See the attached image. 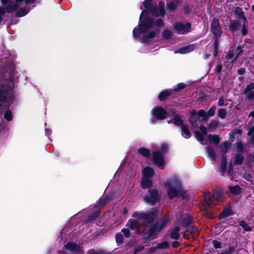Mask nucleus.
I'll return each mask as SVG.
<instances>
[{
	"label": "nucleus",
	"instance_id": "6ab92c4d",
	"mask_svg": "<svg viewBox=\"0 0 254 254\" xmlns=\"http://www.w3.org/2000/svg\"><path fill=\"white\" fill-rule=\"evenodd\" d=\"M227 167V160L226 155H222L221 158L220 171L223 176H224Z\"/></svg>",
	"mask_w": 254,
	"mask_h": 254
},
{
	"label": "nucleus",
	"instance_id": "79ce46f5",
	"mask_svg": "<svg viewBox=\"0 0 254 254\" xmlns=\"http://www.w3.org/2000/svg\"><path fill=\"white\" fill-rule=\"evenodd\" d=\"M27 14V12L25 8H20L16 10L15 12V16L17 17H21L25 16Z\"/></svg>",
	"mask_w": 254,
	"mask_h": 254
},
{
	"label": "nucleus",
	"instance_id": "4468645a",
	"mask_svg": "<svg viewBox=\"0 0 254 254\" xmlns=\"http://www.w3.org/2000/svg\"><path fill=\"white\" fill-rule=\"evenodd\" d=\"M194 46L195 45L194 44L188 45L175 51V53H178L181 54L189 53L194 50Z\"/></svg>",
	"mask_w": 254,
	"mask_h": 254
},
{
	"label": "nucleus",
	"instance_id": "3c124183",
	"mask_svg": "<svg viewBox=\"0 0 254 254\" xmlns=\"http://www.w3.org/2000/svg\"><path fill=\"white\" fill-rule=\"evenodd\" d=\"M218 126V121L216 120H212L208 124L209 129H213L216 128Z\"/></svg>",
	"mask_w": 254,
	"mask_h": 254
},
{
	"label": "nucleus",
	"instance_id": "f8f14e48",
	"mask_svg": "<svg viewBox=\"0 0 254 254\" xmlns=\"http://www.w3.org/2000/svg\"><path fill=\"white\" fill-rule=\"evenodd\" d=\"M166 185L168 187L167 194L169 199H173L174 198L179 196V190L172 186L170 182H167Z\"/></svg>",
	"mask_w": 254,
	"mask_h": 254
},
{
	"label": "nucleus",
	"instance_id": "393cba45",
	"mask_svg": "<svg viewBox=\"0 0 254 254\" xmlns=\"http://www.w3.org/2000/svg\"><path fill=\"white\" fill-rule=\"evenodd\" d=\"M127 226L129 227L131 230H135L138 229L140 227V224L139 222L136 220L130 219L128 220Z\"/></svg>",
	"mask_w": 254,
	"mask_h": 254
},
{
	"label": "nucleus",
	"instance_id": "c85d7f7f",
	"mask_svg": "<svg viewBox=\"0 0 254 254\" xmlns=\"http://www.w3.org/2000/svg\"><path fill=\"white\" fill-rule=\"evenodd\" d=\"M230 192L234 195H238L242 192L241 188L239 185L229 187Z\"/></svg>",
	"mask_w": 254,
	"mask_h": 254
},
{
	"label": "nucleus",
	"instance_id": "39448f33",
	"mask_svg": "<svg viewBox=\"0 0 254 254\" xmlns=\"http://www.w3.org/2000/svg\"><path fill=\"white\" fill-rule=\"evenodd\" d=\"M210 30L214 36V42H219L222 31L220 22L217 18H213L210 26Z\"/></svg>",
	"mask_w": 254,
	"mask_h": 254
},
{
	"label": "nucleus",
	"instance_id": "bb28decb",
	"mask_svg": "<svg viewBox=\"0 0 254 254\" xmlns=\"http://www.w3.org/2000/svg\"><path fill=\"white\" fill-rule=\"evenodd\" d=\"M206 149L208 157L212 160H214L216 159V152L214 148L212 146H207L206 147Z\"/></svg>",
	"mask_w": 254,
	"mask_h": 254
},
{
	"label": "nucleus",
	"instance_id": "4d7b16f0",
	"mask_svg": "<svg viewBox=\"0 0 254 254\" xmlns=\"http://www.w3.org/2000/svg\"><path fill=\"white\" fill-rule=\"evenodd\" d=\"M253 89H254V83H250L246 86L243 93L244 94H247Z\"/></svg>",
	"mask_w": 254,
	"mask_h": 254
},
{
	"label": "nucleus",
	"instance_id": "dca6fc26",
	"mask_svg": "<svg viewBox=\"0 0 254 254\" xmlns=\"http://www.w3.org/2000/svg\"><path fill=\"white\" fill-rule=\"evenodd\" d=\"M154 171L150 166H146L142 171V177L146 178H151L154 175Z\"/></svg>",
	"mask_w": 254,
	"mask_h": 254
},
{
	"label": "nucleus",
	"instance_id": "a878e982",
	"mask_svg": "<svg viewBox=\"0 0 254 254\" xmlns=\"http://www.w3.org/2000/svg\"><path fill=\"white\" fill-rule=\"evenodd\" d=\"M182 135L186 138H189L191 134L187 125L184 124L181 126Z\"/></svg>",
	"mask_w": 254,
	"mask_h": 254
},
{
	"label": "nucleus",
	"instance_id": "338daca9",
	"mask_svg": "<svg viewBox=\"0 0 254 254\" xmlns=\"http://www.w3.org/2000/svg\"><path fill=\"white\" fill-rule=\"evenodd\" d=\"M234 53L233 51H229L225 56V59L227 60H230L233 58Z\"/></svg>",
	"mask_w": 254,
	"mask_h": 254
},
{
	"label": "nucleus",
	"instance_id": "2f4dec72",
	"mask_svg": "<svg viewBox=\"0 0 254 254\" xmlns=\"http://www.w3.org/2000/svg\"><path fill=\"white\" fill-rule=\"evenodd\" d=\"M18 7L19 5L17 3H15L13 4H8L5 7L6 11L8 13H11L16 11V10L18 9Z\"/></svg>",
	"mask_w": 254,
	"mask_h": 254
},
{
	"label": "nucleus",
	"instance_id": "f3484780",
	"mask_svg": "<svg viewBox=\"0 0 254 254\" xmlns=\"http://www.w3.org/2000/svg\"><path fill=\"white\" fill-rule=\"evenodd\" d=\"M181 228L179 226H176L175 228L170 229L169 232L170 233V236L172 239L179 240L180 237L179 232Z\"/></svg>",
	"mask_w": 254,
	"mask_h": 254
},
{
	"label": "nucleus",
	"instance_id": "69168bd1",
	"mask_svg": "<svg viewBox=\"0 0 254 254\" xmlns=\"http://www.w3.org/2000/svg\"><path fill=\"white\" fill-rule=\"evenodd\" d=\"M144 249L145 248L143 246H139L136 247L134 248L133 250V253L134 254H136L137 253L143 251Z\"/></svg>",
	"mask_w": 254,
	"mask_h": 254
},
{
	"label": "nucleus",
	"instance_id": "cd10ccee",
	"mask_svg": "<svg viewBox=\"0 0 254 254\" xmlns=\"http://www.w3.org/2000/svg\"><path fill=\"white\" fill-rule=\"evenodd\" d=\"M173 123L176 126H182L184 124V121L181 119L179 114H175L173 117Z\"/></svg>",
	"mask_w": 254,
	"mask_h": 254
},
{
	"label": "nucleus",
	"instance_id": "37998d69",
	"mask_svg": "<svg viewBox=\"0 0 254 254\" xmlns=\"http://www.w3.org/2000/svg\"><path fill=\"white\" fill-rule=\"evenodd\" d=\"M203 214L208 218L213 219L214 218V214L208 207H205Z\"/></svg>",
	"mask_w": 254,
	"mask_h": 254
},
{
	"label": "nucleus",
	"instance_id": "49530a36",
	"mask_svg": "<svg viewBox=\"0 0 254 254\" xmlns=\"http://www.w3.org/2000/svg\"><path fill=\"white\" fill-rule=\"evenodd\" d=\"M243 22L242 34L243 36H246L248 34L247 27L248 25V22L247 19H246L245 20H243Z\"/></svg>",
	"mask_w": 254,
	"mask_h": 254
},
{
	"label": "nucleus",
	"instance_id": "774afa93",
	"mask_svg": "<svg viewBox=\"0 0 254 254\" xmlns=\"http://www.w3.org/2000/svg\"><path fill=\"white\" fill-rule=\"evenodd\" d=\"M236 247L234 246H229L228 249L225 250L229 254H232L236 251Z\"/></svg>",
	"mask_w": 254,
	"mask_h": 254
},
{
	"label": "nucleus",
	"instance_id": "4be33fe9",
	"mask_svg": "<svg viewBox=\"0 0 254 254\" xmlns=\"http://www.w3.org/2000/svg\"><path fill=\"white\" fill-rule=\"evenodd\" d=\"M173 92V91L165 90L162 91L158 95V99L160 101H164L168 99V97L170 96Z\"/></svg>",
	"mask_w": 254,
	"mask_h": 254
},
{
	"label": "nucleus",
	"instance_id": "58836bf2",
	"mask_svg": "<svg viewBox=\"0 0 254 254\" xmlns=\"http://www.w3.org/2000/svg\"><path fill=\"white\" fill-rule=\"evenodd\" d=\"M208 138L210 141L213 142L215 145H218L220 142V138L217 135L209 134L208 136Z\"/></svg>",
	"mask_w": 254,
	"mask_h": 254
},
{
	"label": "nucleus",
	"instance_id": "a211bd4d",
	"mask_svg": "<svg viewBox=\"0 0 254 254\" xmlns=\"http://www.w3.org/2000/svg\"><path fill=\"white\" fill-rule=\"evenodd\" d=\"M153 182L149 178L142 177L140 182V187L142 189H151Z\"/></svg>",
	"mask_w": 254,
	"mask_h": 254
},
{
	"label": "nucleus",
	"instance_id": "7ed1b4c3",
	"mask_svg": "<svg viewBox=\"0 0 254 254\" xmlns=\"http://www.w3.org/2000/svg\"><path fill=\"white\" fill-rule=\"evenodd\" d=\"M148 192V194L144 197V200L146 203L154 205L160 201L161 194L158 190L156 188L149 189Z\"/></svg>",
	"mask_w": 254,
	"mask_h": 254
},
{
	"label": "nucleus",
	"instance_id": "412c9836",
	"mask_svg": "<svg viewBox=\"0 0 254 254\" xmlns=\"http://www.w3.org/2000/svg\"><path fill=\"white\" fill-rule=\"evenodd\" d=\"M66 249L73 252L80 253V246L75 243L69 242L65 246Z\"/></svg>",
	"mask_w": 254,
	"mask_h": 254
},
{
	"label": "nucleus",
	"instance_id": "7c9ffc66",
	"mask_svg": "<svg viewBox=\"0 0 254 254\" xmlns=\"http://www.w3.org/2000/svg\"><path fill=\"white\" fill-rule=\"evenodd\" d=\"M230 146L231 144L228 141H225L224 142L221 143L220 148L223 154V155H226L228 152Z\"/></svg>",
	"mask_w": 254,
	"mask_h": 254
},
{
	"label": "nucleus",
	"instance_id": "680f3d73",
	"mask_svg": "<svg viewBox=\"0 0 254 254\" xmlns=\"http://www.w3.org/2000/svg\"><path fill=\"white\" fill-rule=\"evenodd\" d=\"M196 230V227L194 225H191L188 228L187 230H186V232H189L190 234H194Z\"/></svg>",
	"mask_w": 254,
	"mask_h": 254
},
{
	"label": "nucleus",
	"instance_id": "e433bc0d",
	"mask_svg": "<svg viewBox=\"0 0 254 254\" xmlns=\"http://www.w3.org/2000/svg\"><path fill=\"white\" fill-rule=\"evenodd\" d=\"M244 157L243 155L240 153H237L235 155L234 160V164L237 165H240L243 163Z\"/></svg>",
	"mask_w": 254,
	"mask_h": 254
},
{
	"label": "nucleus",
	"instance_id": "f257e3e1",
	"mask_svg": "<svg viewBox=\"0 0 254 254\" xmlns=\"http://www.w3.org/2000/svg\"><path fill=\"white\" fill-rule=\"evenodd\" d=\"M139 22V27H135L132 31L133 36L135 38H140L142 33H146L149 29L153 28L154 19L148 15V11L146 10L141 11Z\"/></svg>",
	"mask_w": 254,
	"mask_h": 254
},
{
	"label": "nucleus",
	"instance_id": "9d476101",
	"mask_svg": "<svg viewBox=\"0 0 254 254\" xmlns=\"http://www.w3.org/2000/svg\"><path fill=\"white\" fill-rule=\"evenodd\" d=\"M152 160L154 163L159 168H162L165 166V162L164 155L160 152L155 151L152 154Z\"/></svg>",
	"mask_w": 254,
	"mask_h": 254
},
{
	"label": "nucleus",
	"instance_id": "1a4fd4ad",
	"mask_svg": "<svg viewBox=\"0 0 254 254\" xmlns=\"http://www.w3.org/2000/svg\"><path fill=\"white\" fill-rule=\"evenodd\" d=\"M168 114V112L161 107H155L153 109V117L157 120H164Z\"/></svg>",
	"mask_w": 254,
	"mask_h": 254
},
{
	"label": "nucleus",
	"instance_id": "6e6552de",
	"mask_svg": "<svg viewBox=\"0 0 254 254\" xmlns=\"http://www.w3.org/2000/svg\"><path fill=\"white\" fill-rule=\"evenodd\" d=\"M149 12L155 17H164L166 13L164 2L160 1L158 6H153Z\"/></svg>",
	"mask_w": 254,
	"mask_h": 254
},
{
	"label": "nucleus",
	"instance_id": "72a5a7b5",
	"mask_svg": "<svg viewBox=\"0 0 254 254\" xmlns=\"http://www.w3.org/2000/svg\"><path fill=\"white\" fill-rule=\"evenodd\" d=\"M137 152L141 154L142 156L148 158L151 155L150 151L145 147H141L137 150Z\"/></svg>",
	"mask_w": 254,
	"mask_h": 254
},
{
	"label": "nucleus",
	"instance_id": "c9c22d12",
	"mask_svg": "<svg viewBox=\"0 0 254 254\" xmlns=\"http://www.w3.org/2000/svg\"><path fill=\"white\" fill-rule=\"evenodd\" d=\"M195 115L197 118L201 117L204 121H208L206 112L203 109H200L197 112L196 111Z\"/></svg>",
	"mask_w": 254,
	"mask_h": 254
},
{
	"label": "nucleus",
	"instance_id": "5701e85b",
	"mask_svg": "<svg viewBox=\"0 0 254 254\" xmlns=\"http://www.w3.org/2000/svg\"><path fill=\"white\" fill-rule=\"evenodd\" d=\"M156 34V31H150L147 34H144L142 37L143 43H146L150 41V40L154 38Z\"/></svg>",
	"mask_w": 254,
	"mask_h": 254
},
{
	"label": "nucleus",
	"instance_id": "9b49d317",
	"mask_svg": "<svg viewBox=\"0 0 254 254\" xmlns=\"http://www.w3.org/2000/svg\"><path fill=\"white\" fill-rule=\"evenodd\" d=\"M10 86L5 83H1L0 84V103L4 102L9 94Z\"/></svg>",
	"mask_w": 254,
	"mask_h": 254
},
{
	"label": "nucleus",
	"instance_id": "603ef678",
	"mask_svg": "<svg viewBox=\"0 0 254 254\" xmlns=\"http://www.w3.org/2000/svg\"><path fill=\"white\" fill-rule=\"evenodd\" d=\"M216 109V107L215 105L212 106L209 109L207 113H206L208 119L209 117H212L214 115Z\"/></svg>",
	"mask_w": 254,
	"mask_h": 254
},
{
	"label": "nucleus",
	"instance_id": "864d4df0",
	"mask_svg": "<svg viewBox=\"0 0 254 254\" xmlns=\"http://www.w3.org/2000/svg\"><path fill=\"white\" fill-rule=\"evenodd\" d=\"M219 42H213V54L214 57H216L218 55Z\"/></svg>",
	"mask_w": 254,
	"mask_h": 254
},
{
	"label": "nucleus",
	"instance_id": "c03bdc74",
	"mask_svg": "<svg viewBox=\"0 0 254 254\" xmlns=\"http://www.w3.org/2000/svg\"><path fill=\"white\" fill-rule=\"evenodd\" d=\"M236 145V151L238 152L237 153H243L244 151V146L243 142H238L235 143Z\"/></svg>",
	"mask_w": 254,
	"mask_h": 254
},
{
	"label": "nucleus",
	"instance_id": "4c0bfd02",
	"mask_svg": "<svg viewBox=\"0 0 254 254\" xmlns=\"http://www.w3.org/2000/svg\"><path fill=\"white\" fill-rule=\"evenodd\" d=\"M115 240L118 246H120L124 243V237L120 232L116 233L115 235Z\"/></svg>",
	"mask_w": 254,
	"mask_h": 254
},
{
	"label": "nucleus",
	"instance_id": "de8ad7c7",
	"mask_svg": "<svg viewBox=\"0 0 254 254\" xmlns=\"http://www.w3.org/2000/svg\"><path fill=\"white\" fill-rule=\"evenodd\" d=\"M227 116V111L224 108L219 109L218 110V116L221 119H224Z\"/></svg>",
	"mask_w": 254,
	"mask_h": 254
},
{
	"label": "nucleus",
	"instance_id": "a18cd8bd",
	"mask_svg": "<svg viewBox=\"0 0 254 254\" xmlns=\"http://www.w3.org/2000/svg\"><path fill=\"white\" fill-rule=\"evenodd\" d=\"M195 137L199 142H203L204 140V134L202 133L199 130H195L194 132Z\"/></svg>",
	"mask_w": 254,
	"mask_h": 254
},
{
	"label": "nucleus",
	"instance_id": "bf43d9fd",
	"mask_svg": "<svg viewBox=\"0 0 254 254\" xmlns=\"http://www.w3.org/2000/svg\"><path fill=\"white\" fill-rule=\"evenodd\" d=\"M186 85L184 83H178L176 87H174L173 90L172 91L177 92L181 90L184 89L186 87Z\"/></svg>",
	"mask_w": 254,
	"mask_h": 254
},
{
	"label": "nucleus",
	"instance_id": "20e7f679",
	"mask_svg": "<svg viewBox=\"0 0 254 254\" xmlns=\"http://www.w3.org/2000/svg\"><path fill=\"white\" fill-rule=\"evenodd\" d=\"M224 195L223 192L220 190H214L212 196L210 197H205V201L208 206L212 205H216L223 201Z\"/></svg>",
	"mask_w": 254,
	"mask_h": 254
},
{
	"label": "nucleus",
	"instance_id": "13d9d810",
	"mask_svg": "<svg viewBox=\"0 0 254 254\" xmlns=\"http://www.w3.org/2000/svg\"><path fill=\"white\" fill-rule=\"evenodd\" d=\"M154 25L156 27L160 28L164 26V22L161 18H158L155 21L154 20Z\"/></svg>",
	"mask_w": 254,
	"mask_h": 254
},
{
	"label": "nucleus",
	"instance_id": "a19ab883",
	"mask_svg": "<svg viewBox=\"0 0 254 254\" xmlns=\"http://www.w3.org/2000/svg\"><path fill=\"white\" fill-rule=\"evenodd\" d=\"M239 225L241 226L243 229L247 232H251L253 229L250 226L248 223H247L245 221H241L239 222Z\"/></svg>",
	"mask_w": 254,
	"mask_h": 254
},
{
	"label": "nucleus",
	"instance_id": "473e14b6",
	"mask_svg": "<svg viewBox=\"0 0 254 254\" xmlns=\"http://www.w3.org/2000/svg\"><path fill=\"white\" fill-rule=\"evenodd\" d=\"M235 14L238 15L243 20L247 19L245 16L244 12L241 7L237 6L234 11Z\"/></svg>",
	"mask_w": 254,
	"mask_h": 254
},
{
	"label": "nucleus",
	"instance_id": "6e6d98bb",
	"mask_svg": "<svg viewBox=\"0 0 254 254\" xmlns=\"http://www.w3.org/2000/svg\"><path fill=\"white\" fill-rule=\"evenodd\" d=\"M143 5H144V8H145V10H147L148 12L150 11V9L153 6V5L152 4V1H147V0H145L143 2Z\"/></svg>",
	"mask_w": 254,
	"mask_h": 254
},
{
	"label": "nucleus",
	"instance_id": "5fc2aeb1",
	"mask_svg": "<svg viewBox=\"0 0 254 254\" xmlns=\"http://www.w3.org/2000/svg\"><path fill=\"white\" fill-rule=\"evenodd\" d=\"M99 216V212L96 211L92 212L90 215L88 216V219L90 221H93Z\"/></svg>",
	"mask_w": 254,
	"mask_h": 254
},
{
	"label": "nucleus",
	"instance_id": "8fccbe9b",
	"mask_svg": "<svg viewBox=\"0 0 254 254\" xmlns=\"http://www.w3.org/2000/svg\"><path fill=\"white\" fill-rule=\"evenodd\" d=\"M157 151L160 152L162 155H164V154L167 153L168 151V145L166 143L162 144L159 150H157Z\"/></svg>",
	"mask_w": 254,
	"mask_h": 254
},
{
	"label": "nucleus",
	"instance_id": "f704fd0d",
	"mask_svg": "<svg viewBox=\"0 0 254 254\" xmlns=\"http://www.w3.org/2000/svg\"><path fill=\"white\" fill-rule=\"evenodd\" d=\"M170 248V244L167 241H164L163 242L158 243L156 246H154V249H167Z\"/></svg>",
	"mask_w": 254,
	"mask_h": 254
},
{
	"label": "nucleus",
	"instance_id": "aec40b11",
	"mask_svg": "<svg viewBox=\"0 0 254 254\" xmlns=\"http://www.w3.org/2000/svg\"><path fill=\"white\" fill-rule=\"evenodd\" d=\"M241 24V22L238 20H231L229 26V30L234 33L239 29Z\"/></svg>",
	"mask_w": 254,
	"mask_h": 254
},
{
	"label": "nucleus",
	"instance_id": "423d86ee",
	"mask_svg": "<svg viewBox=\"0 0 254 254\" xmlns=\"http://www.w3.org/2000/svg\"><path fill=\"white\" fill-rule=\"evenodd\" d=\"M137 216L140 219L144 220V223L150 228L154 225V222L157 218V214L155 211L140 213L138 214Z\"/></svg>",
	"mask_w": 254,
	"mask_h": 254
},
{
	"label": "nucleus",
	"instance_id": "b1692460",
	"mask_svg": "<svg viewBox=\"0 0 254 254\" xmlns=\"http://www.w3.org/2000/svg\"><path fill=\"white\" fill-rule=\"evenodd\" d=\"M192 217L190 215H187L185 218H183L181 220V225L184 227L189 226L192 223Z\"/></svg>",
	"mask_w": 254,
	"mask_h": 254
},
{
	"label": "nucleus",
	"instance_id": "0eeeda50",
	"mask_svg": "<svg viewBox=\"0 0 254 254\" xmlns=\"http://www.w3.org/2000/svg\"><path fill=\"white\" fill-rule=\"evenodd\" d=\"M191 27V24L189 22L186 23L176 22L174 24V29L178 34L185 35L190 32Z\"/></svg>",
	"mask_w": 254,
	"mask_h": 254
},
{
	"label": "nucleus",
	"instance_id": "e2e57ef3",
	"mask_svg": "<svg viewBox=\"0 0 254 254\" xmlns=\"http://www.w3.org/2000/svg\"><path fill=\"white\" fill-rule=\"evenodd\" d=\"M213 247L215 249H221L222 248V243L217 240H213Z\"/></svg>",
	"mask_w": 254,
	"mask_h": 254
},
{
	"label": "nucleus",
	"instance_id": "ea45409f",
	"mask_svg": "<svg viewBox=\"0 0 254 254\" xmlns=\"http://www.w3.org/2000/svg\"><path fill=\"white\" fill-rule=\"evenodd\" d=\"M173 32L169 29H164L162 32V36L164 39L168 40L172 38Z\"/></svg>",
	"mask_w": 254,
	"mask_h": 254
},
{
	"label": "nucleus",
	"instance_id": "ddd939ff",
	"mask_svg": "<svg viewBox=\"0 0 254 254\" xmlns=\"http://www.w3.org/2000/svg\"><path fill=\"white\" fill-rule=\"evenodd\" d=\"M114 197L113 193H109L105 196L103 199L100 198L96 202L94 207L95 208H100L101 206L106 205L109 201L111 200Z\"/></svg>",
	"mask_w": 254,
	"mask_h": 254
},
{
	"label": "nucleus",
	"instance_id": "f03ea898",
	"mask_svg": "<svg viewBox=\"0 0 254 254\" xmlns=\"http://www.w3.org/2000/svg\"><path fill=\"white\" fill-rule=\"evenodd\" d=\"M169 214L165 213L161 221L156 222L153 226L147 230V232L143 233L142 239L145 242H148L150 238L152 240L156 239L158 237L157 233L160 232L166 226L169 221Z\"/></svg>",
	"mask_w": 254,
	"mask_h": 254
},
{
	"label": "nucleus",
	"instance_id": "09e8293b",
	"mask_svg": "<svg viewBox=\"0 0 254 254\" xmlns=\"http://www.w3.org/2000/svg\"><path fill=\"white\" fill-rule=\"evenodd\" d=\"M4 118L8 122L11 121L13 119L12 112L10 110L6 111L4 114Z\"/></svg>",
	"mask_w": 254,
	"mask_h": 254
},
{
	"label": "nucleus",
	"instance_id": "2eb2a0df",
	"mask_svg": "<svg viewBox=\"0 0 254 254\" xmlns=\"http://www.w3.org/2000/svg\"><path fill=\"white\" fill-rule=\"evenodd\" d=\"M233 214L231 206L229 205L228 206L224 207L219 216V219H221L228 217Z\"/></svg>",
	"mask_w": 254,
	"mask_h": 254
},
{
	"label": "nucleus",
	"instance_id": "052dcab7",
	"mask_svg": "<svg viewBox=\"0 0 254 254\" xmlns=\"http://www.w3.org/2000/svg\"><path fill=\"white\" fill-rule=\"evenodd\" d=\"M167 8L170 11H174L177 9V5H176L174 2L171 1L167 3Z\"/></svg>",
	"mask_w": 254,
	"mask_h": 254
},
{
	"label": "nucleus",
	"instance_id": "c756f323",
	"mask_svg": "<svg viewBox=\"0 0 254 254\" xmlns=\"http://www.w3.org/2000/svg\"><path fill=\"white\" fill-rule=\"evenodd\" d=\"M196 114V110L194 109H192L190 111V116L189 118V121L190 123V124L192 126H197L196 123V118H197V116L195 115Z\"/></svg>",
	"mask_w": 254,
	"mask_h": 254
},
{
	"label": "nucleus",
	"instance_id": "0e129e2a",
	"mask_svg": "<svg viewBox=\"0 0 254 254\" xmlns=\"http://www.w3.org/2000/svg\"><path fill=\"white\" fill-rule=\"evenodd\" d=\"M121 231L123 233L125 237L127 238H129L130 236V231L128 228H123Z\"/></svg>",
	"mask_w": 254,
	"mask_h": 254
}]
</instances>
